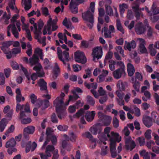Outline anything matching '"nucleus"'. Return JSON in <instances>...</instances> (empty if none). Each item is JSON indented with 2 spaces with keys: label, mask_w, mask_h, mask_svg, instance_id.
Here are the masks:
<instances>
[{
  "label": "nucleus",
  "mask_w": 159,
  "mask_h": 159,
  "mask_svg": "<svg viewBox=\"0 0 159 159\" xmlns=\"http://www.w3.org/2000/svg\"><path fill=\"white\" fill-rule=\"evenodd\" d=\"M63 93H61L59 97H57L54 101V104L56 107V111L58 117L62 119V116L64 115V108H63V98L65 96Z\"/></svg>",
  "instance_id": "obj_1"
},
{
  "label": "nucleus",
  "mask_w": 159,
  "mask_h": 159,
  "mask_svg": "<svg viewBox=\"0 0 159 159\" xmlns=\"http://www.w3.org/2000/svg\"><path fill=\"white\" fill-rule=\"evenodd\" d=\"M19 17V15L17 14L15 15L12 17L11 21L12 24L9 25L7 27V35L10 37L11 34L10 32V29H11V31L13 35L16 38H18L19 37V33L17 28L14 24L17 19Z\"/></svg>",
  "instance_id": "obj_2"
},
{
  "label": "nucleus",
  "mask_w": 159,
  "mask_h": 159,
  "mask_svg": "<svg viewBox=\"0 0 159 159\" xmlns=\"http://www.w3.org/2000/svg\"><path fill=\"white\" fill-rule=\"evenodd\" d=\"M82 16L88 27L90 29H92L94 22L93 13L88 10L86 12L82 13Z\"/></svg>",
  "instance_id": "obj_3"
},
{
  "label": "nucleus",
  "mask_w": 159,
  "mask_h": 159,
  "mask_svg": "<svg viewBox=\"0 0 159 159\" xmlns=\"http://www.w3.org/2000/svg\"><path fill=\"white\" fill-rule=\"evenodd\" d=\"M57 21V18L52 20L50 16H49V19L47 21V29L48 34H51V28L52 27V31L56 30L58 28V26L56 25Z\"/></svg>",
  "instance_id": "obj_4"
},
{
  "label": "nucleus",
  "mask_w": 159,
  "mask_h": 159,
  "mask_svg": "<svg viewBox=\"0 0 159 159\" xmlns=\"http://www.w3.org/2000/svg\"><path fill=\"white\" fill-rule=\"evenodd\" d=\"M92 56L93 61H96L101 58L102 55V47H96L92 50Z\"/></svg>",
  "instance_id": "obj_5"
},
{
  "label": "nucleus",
  "mask_w": 159,
  "mask_h": 159,
  "mask_svg": "<svg viewBox=\"0 0 159 159\" xmlns=\"http://www.w3.org/2000/svg\"><path fill=\"white\" fill-rule=\"evenodd\" d=\"M71 92L73 94V96H69V99L68 101L66 103L65 105L67 106L68 105L69 102L70 101H73L77 100L79 98V96L77 94V93H81L82 92V90L79 88H76L72 90Z\"/></svg>",
  "instance_id": "obj_6"
},
{
  "label": "nucleus",
  "mask_w": 159,
  "mask_h": 159,
  "mask_svg": "<svg viewBox=\"0 0 159 159\" xmlns=\"http://www.w3.org/2000/svg\"><path fill=\"white\" fill-rule=\"evenodd\" d=\"M125 148L126 150H132L136 147L135 142L130 137H128L125 139Z\"/></svg>",
  "instance_id": "obj_7"
},
{
  "label": "nucleus",
  "mask_w": 159,
  "mask_h": 159,
  "mask_svg": "<svg viewBox=\"0 0 159 159\" xmlns=\"http://www.w3.org/2000/svg\"><path fill=\"white\" fill-rule=\"evenodd\" d=\"M75 61L78 63L84 64L87 61V59L84 53L82 52H76L75 54Z\"/></svg>",
  "instance_id": "obj_8"
},
{
  "label": "nucleus",
  "mask_w": 159,
  "mask_h": 159,
  "mask_svg": "<svg viewBox=\"0 0 159 159\" xmlns=\"http://www.w3.org/2000/svg\"><path fill=\"white\" fill-rule=\"evenodd\" d=\"M111 128L110 127H106L104 130L105 134H106L107 137L109 139L110 142H111L112 140L115 141V138L118 135V134L114 133V132H111L110 134Z\"/></svg>",
  "instance_id": "obj_9"
},
{
  "label": "nucleus",
  "mask_w": 159,
  "mask_h": 159,
  "mask_svg": "<svg viewBox=\"0 0 159 159\" xmlns=\"http://www.w3.org/2000/svg\"><path fill=\"white\" fill-rule=\"evenodd\" d=\"M135 30L137 34L139 35L144 34L146 31V28L142 22H139L135 26Z\"/></svg>",
  "instance_id": "obj_10"
},
{
  "label": "nucleus",
  "mask_w": 159,
  "mask_h": 159,
  "mask_svg": "<svg viewBox=\"0 0 159 159\" xmlns=\"http://www.w3.org/2000/svg\"><path fill=\"white\" fill-rule=\"evenodd\" d=\"M11 42L8 41L4 42L2 43L1 48L4 53L7 54L11 53V51L9 47L11 45Z\"/></svg>",
  "instance_id": "obj_11"
},
{
  "label": "nucleus",
  "mask_w": 159,
  "mask_h": 159,
  "mask_svg": "<svg viewBox=\"0 0 159 159\" xmlns=\"http://www.w3.org/2000/svg\"><path fill=\"white\" fill-rule=\"evenodd\" d=\"M33 70L36 71L38 76L39 77H42L44 75V72L43 69V67L39 63L36 65L33 68Z\"/></svg>",
  "instance_id": "obj_12"
},
{
  "label": "nucleus",
  "mask_w": 159,
  "mask_h": 159,
  "mask_svg": "<svg viewBox=\"0 0 159 159\" xmlns=\"http://www.w3.org/2000/svg\"><path fill=\"white\" fill-rule=\"evenodd\" d=\"M113 74L114 78L118 79L120 78L122 75H125V72L124 70L118 69L113 72Z\"/></svg>",
  "instance_id": "obj_13"
},
{
  "label": "nucleus",
  "mask_w": 159,
  "mask_h": 159,
  "mask_svg": "<svg viewBox=\"0 0 159 159\" xmlns=\"http://www.w3.org/2000/svg\"><path fill=\"white\" fill-rule=\"evenodd\" d=\"M136 46V42L134 40H132L130 42H129L125 41L124 46L125 50H128L129 51H131V49L135 48Z\"/></svg>",
  "instance_id": "obj_14"
},
{
  "label": "nucleus",
  "mask_w": 159,
  "mask_h": 159,
  "mask_svg": "<svg viewBox=\"0 0 159 159\" xmlns=\"http://www.w3.org/2000/svg\"><path fill=\"white\" fill-rule=\"evenodd\" d=\"M115 141L112 140L110 143V151L111 157L113 158H115L117 154L116 151Z\"/></svg>",
  "instance_id": "obj_15"
},
{
  "label": "nucleus",
  "mask_w": 159,
  "mask_h": 159,
  "mask_svg": "<svg viewBox=\"0 0 159 159\" xmlns=\"http://www.w3.org/2000/svg\"><path fill=\"white\" fill-rule=\"evenodd\" d=\"M38 84L40 87V90L44 91L46 93H48L47 90V84L43 79H40L38 81Z\"/></svg>",
  "instance_id": "obj_16"
},
{
  "label": "nucleus",
  "mask_w": 159,
  "mask_h": 159,
  "mask_svg": "<svg viewBox=\"0 0 159 159\" xmlns=\"http://www.w3.org/2000/svg\"><path fill=\"white\" fill-rule=\"evenodd\" d=\"M42 33H39L34 35V38L38 40V41L40 43L42 44L43 46L46 45V37L44 36L43 37H41V35Z\"/></svg>",
  "instance_id": "obj_17"
},
{
  "label": "nucleus",
  "mask_w": 159,
  "mask_h": 159,
  "mask_svg": "<svg viewBox=\"0 0 159 159\" xmlns=\"http://www.w3.org/2000/svg\"><path fill=\"white\" fill-rule=\"evenodd\" d=\"M112 120L111 117L109 116L105 115L102 120V125L103 126H107L110 124Z\"/></svg>",
  "instance_id": "obj_18"
},
{
  "label": "nucleus",
  "mask_w": 159,
  "mask_h": 159,
  "mask_svg": "<svg viewBox=\"0 0 159 159\" xmlns=\"http://www.w3.org/2000/svg\"><path fill=\"white\" fill-rule=\"evenodd\" d=\"M95 114V112L94 111H92L91 112L87 111L85 116L87 121L88 122L92 121L94 119Z\"/></svg>",
  "instance_id": "obj_19"
},
{
  "label": "nucleus",
  "mask_w": 159,
  "mask_h": 159,
  "mask_svg": "<svg viewBox=\"0 0 159 159\" xmlns=\"http://www.w3.org/2000/svg\"><path fill=\"white\" fill-rule=\"evenodd\" d=\"M70 9L71 11L73 13L75 14L78 12V8L75 0H71L70 3Z\"/></svg>",
  "instance_id": "obj_20"
},
{
  "label": "nucleus",
  "mask_w": 159,
  "mask_h": 159,
  "mask_svg": "<svg viewBox=\"0 0 159 159\" xmlns=\"http://www.w3.org/2000/svg\"><path fill=\"white\" fill-rule=\"evenodd\" d=\"M143 121L145 126L148 128L150 127L152 125V120L148 116H143Z\"/></svg>",
  "instance_id": "obj_21"
},
{
  "label": "nucleus",
  "mask_w": 159,
  "mask_h": 159,
  "mask_svg": "<svg viewBox=\"0 0 159 159\" xmlns=\"http://www.w3.org/2000/svg\"><path fill=\"white\" fill-rule=\"evenodd\" d=\"M39 58L38 56L34 54L32 57L29 59V64L31 66H32L33 65H36L39 63Z\"/></svg>",
  "instance_id": "obj_22"
},
{
  "label": "nucleus",
  "mask_w": 159,
  "mask_h": 159,
  "mask_svg": "<svg viewBox=\"0 0 159 159\" xmlns=\"http://www.w3.org/2000/svg\"><path fill=\"white\" fill-rule=\"evenodd\" d=\"M131 82L133 84V88L137 92H139L140 88V83L138 81H136L134 77L131 78Z\"/></svg>",
  "instance_id": "obj_23"
},
{
  "label": "nucleus",
  "mask_w": 159,
  "mask_h": 159,
  "mask_svg": "<svg viewBox=\"0 0 159 159\" xmlns=\"http://www.w3.org/2000/svg\"><path fill=\"white\" fill-rule=\"evenodd\" d=\"M35 130V127L32 126H28L24 129V136H25V134H32L34 133Z\"/></svg>",
  "instance_id": "obj_24"
},
{
  "label": "nucleus",
  "mask_w": 159,
  "mask_h": 159,
  "mask_svg": "<svg viewBox=\"0 0 159 159\" xmlns=\"http://www.w3.org/2000/svg\"><path fill=\"white\" fill-rule=\"evenodd\" d=\"M49 106V101L48 100H44L40 102V104H38L37 106L38 107H41L43 110H44Z\"/></svg>",
  "instance_id": "obj_25"
},
{
  "label": "nucleus",
  "mask_w": 159,
  "mask_h": 159,
  "mask_svg": "<svg viewBox=\"0 0 159 159\" xmlns=\"http://www.w3.org/2000/svg\"><path fill=\"white\" fill-rule=\"evenodd\" d=\"M127 67L128 75L129 76H132L135 71L134 66L131 64L129 63L127 65Z\"/></svg>",
  "instance_id": "obj_26"
},
{
  "label": "nucleus",
  "mask_w": 159,
  "mask_h": 159,
  "mask_svg": "<svg viewBox=\"0 0 159 159\" xmlns=\"http://www.w3.org/2000/svg\"><path fill=\"white\" fill-rule=\"evenodd\" d=\"M22 4L24 6L25 11L29 10L31 7V0H22Z\"/></svg>",
  "instance_id": "obj_27"
},
{
  "label": "nucleus",
  "mask_w": 159,
  "mask_h": 159,
  "mask_svg": "<svg viewBox=\"0 0 159 159\" xmlns=\"http://www.w3.org/2000/svg\"><path fill=\"white\" fill-rule=\"evenodd\" d=\"M127 83L125 82H123L121 80H120L117 83L116 86L120 90L124 91L125 90V87Z\"/></svg>",
  "instance_id": "obj_28"
},
{
  "label": "nucleus",
  "mask_w": 159,
  "mask_h": 159,
  "mask_svg": "<svg viewBox=\"0 0 159 159\" xmlns=\"http://www.w3.org/2000/svg\"><path fill=\"white\" fill-rule=\"evenodd\" d=\"M61 54L62 55V58L63 60V61L62 62L64 64H66L65 61H69L70 59L69 53L67 51H64Z\"/></svg>",
  "instance_id": "obj_29"
},
{
  "label": "nucleus",
  "mask_w": 159,
  "mask_h": 159,
  "mask_svg": "<svg viewBox=\"0 0 159 159\" xmlns=\"http://www.w3.org/2000/svg\"><path fill=\"white\" fill-rule=\"evenodd\" d=\"M63 25L67 28L72 29L74 27L72 26L71 23L69 20H67L66 17H65L62 22Z\"/></svg>",
  "instance_id": "obj_30"
},
{
  "label": "nucleus",
  "mask_w": 159,
  "mask_h": 159,
  "mask_svg": "<svg viewBox=\"0 0 159 159\" xmlns=\"http://www.w3.org/2000/svg\"><path fill=\"white\" fill-rule=\"evenodd\" d=\"M10 18V15L9 14V16H7L6 13L5 12L0 19V20L3 23L6 24H8L9 22V20Z\"/></svg>",
  "instance_id": "obj_31"
},
{
  "label": "nucleus",
  "mask_w": 159,
  "mask_h": 159,
  "mask_svg": "<svg viewBox=\"0 0 159 159\" xmlns=\"http://www.w3.org/2000/svg\"><path fill=\"white\" fill-rule=\"evenodd\" d=\"M16 144V142L14 139H11L7 142L6 144V147L7 148H11L14 147Z\"/></svg>",
  "instance_id": "obj_32"
},
{
  "label": "nucleus",
  "mask_w": 159,
  "mask_h": 159,
  "mask_svg": "<svg viewBox=\"0 0 159 159\" xmlns=\"http://www.w3.org/2000/svg\"><path fill=\"white\" fill-rule=\"evenodd\" d=\"M55 149L54 146L52 145H48L46 148L45 153L46 154H48L49 156H51V153L53 152Z\"/></svg>",
  "instance_id": "obj_33"
},
{
  "label": "nucleus",
  "mask_w": 159,
  "mask_h": 159,
  "mask_svg": "<svg viewBox=\"0 0 159 159\" xmlns=\"http://www.w3.org/2000/svg\"><path fill=\"white\" fill-rule=\"evenodd\" d=\"M7 123L8 121L6 119L3 118L1 120L0 122V129L1 132L4 130Z\"/></svg>",
  "instance_id": "obj_34"
},
{
  "label": "nucleus",
  "mask_w": 159,
  "mask_h": 159,
  "mask_svg": "<svg viewBox=\"0 0 159 159\" xmlns=\"http://www.w3.org/2000/svg\"><path fill=\"white\" fill-rule=\"evenodd\" d=\"M104 31V37L106 38H110L111 37V33L108 30L107 27H104L102 29V31L103 33Z\"/></svg>",
  "instance_id": "obj_35"
},
{
  "label": "nucleus",
  "mask_w": 159,
  "mask_h": 159,
  "mask_svg": "<svg viewBox=\"0 0 159 159\" xmlns=\"http://www.w3.org/2000/svg\"><path fill=\"white\" fill-rule=\"evenodd\" d=\"M108 72L107 70H103L102 71V74L98 76L99 82L102 81L104 77L106 76L108 74Z\"/></svg>",
  "instance_id": "obj_36"
},
{
  "label": "nucleus",
  "mask_w": 159,
  "mask_h": 159,
  "mask_svg": "<svg viewBox=\"0 0 159 159\" xmlns=\"http://www.w3.org/2000/svg\"><path fill=\"white\" fill-rule=\"evenodd\" d=\"M116 26L117 30L120 31L122 34L125 33L124 30L120 23L119 19H117L116 20Z\"/></svg>",
  "instance_id": "obj_37"
},
{
  "label": "nucleus",
  "mask_w": 159,
  "mask_h": 159,
  "mask_svg": "<svg viewBox=\"0 0 159 159\" xmlns=\"http://www.w3.org/2000/svg\"><path fill=\"white\" fill-rule=\"evenodd\" d=\"M153 44H150L149 45L148 49L150 54L152 56H154L157 53L156 50L153 48Z\"/></svg>",
  "instance_id": "obj_38"
},
{
  "label": "nucleus",
  "mask_w": 159,
  "mask_h": 159,
  "mask_svg": "<svg viewBox=\"0 0 159 159\" xmlns=\"http://www.w3.org/2000/svg\"><path fill=\"white\" fill-rule=\"evenodd\" d=\"M140 4L139 0H136L132 4V8L134 11L139 10V6Z\"/></svg>",
  "instance_id": "obj_39"
},
{
  "label": "nucleus",
  "mask_w": 159,
  "mask_h": 159,
  "mask_svg": "<svg viewBox=\"0 0 159 159\" xmlns=\"http://www.w3.org/2000/svg\"><path fill=\"white\" fill-rule=\"evenodd\" d=\"M151 11L152 14L154 15L159 14V7H157L154 3H153L152 6Z\"/></svg>",
  "instance_id": "obj_40"
},
{
  "label": "nucleus",
  "mask_w": 159,
  "mask_h": 159,
  "mask_svg": "<svg viewBox=\"0 0 159 159\" xmlns=\"http://www.w3.org/2000/svg\"><path fill=\"white\" fill-rule=\"evenodd\" d=\"M35 52L39 55L41 59L42 60H43L44 55L42 52V49L39 48H36L35 49Z\"/></svg>",
  "instance_id": "obj_41"
},
{
  "label": "nucleus",
  "mask_w": 159,
  "mask_h": 159,
  "mask_svg": "<svg viewBox=\"0 0 159 159\" xmlns=\"http://www.w3.org/2000/svg\"><path fill=\"white\" fill-rule=\"evenodd\" d=\"M98 124H97L94 127L91 129V132L94 135H96L98 133L101 131L98 128Z\"/></svg>",
  "instance_id": "obj_42"
},
{
  "label": "nucleus",
  "mask_w": 159,
  "mask_h": 159,
  "mask_svg": "<svg viewBox=\"0 0 159 159\" xmlns=\"http://www.w3.org/2000/svg\"><path fill=\"white\" fill-rule=\"evenodd\" d=\"M87 100L89 104L92 106H94L95 103V101L92 97L90 95H88L87 97Z\"/></svg>",
  "instance_id": "obj_43"
},
{
  "label": "nucleus",
  "mask_w": 159,
  "mask_h": 159,
  "mask_svg": "<svg viewBox=\"0 0 159 159\" xmlns=\"http://www.w3.org/2000/svg\"><path fill=\"white\" fill-rule=\"evenodd\" d=\"M128 8V5L125 3H123L121 5H120V11L121 15L123 14L125 11V8Z\"/></svg>",
  "instance_id": "obj_44"
},
{
  "label": "nucleus",
  "mask_w": 159,
  "mask_h": 159,
  "mask_svg": "<svg viewBox=\"0 0 159 159\" xmlns=\"http://www.w3.org/2000/svg\"><path fill=\"white\" fill-rule=\"evenodd\" d=\"M147 28V35L148 37H151L152 36L153 33V29L150 26H148Z\"/></svg>",
  "instance_id": "obj_45"
},
{
  "label": "nucleus",
  "mask_w": 159,
  "mask_h": 159,
  "mask_svg": "<svg viewBox=\"0 0 159 159\" xmlns=\"http://www.w3.org/2000/svg\"><path fill=\"white\" fill-rule=\"evenodd\" d=\"M106 13L108 15L111 16L113 15V10L110 6H107L106 7Z\"/></svg>",
  "instance_id": "obj_46"
},
{
  "label": "nucleus",
  "mask_w": 159,
  "mask_h": 159,
  "mask_svg": "<svg viewBox=\"0 0 159 159\" xmlns=\"http://www.w3.org/2000/svg\"><path fill=\"white\" fill-rule=\"evenodd\" d=\"M136 41L138 42L139 46L145 45L146 44V41L143 39L138 38L136 39Z\"/></svg>",
  "instance_id": "obj_47"
},
{
  "label": "nucleus",
  "mask_w": 159,
  "mask_h": 159,
  "mask_svg": "<svg viewBox=\"0 0 159 159\" xmlns=\"http://www.w3.org/2000/svg\"><path fill=\"white\" fill-rule=\"evenodd\" d=\"M85 74L83 75V78L86 79L87 78H90L91 75V70L89 69H88L85 70Z\"/></svg>",
  "instance_id": "obj_48"
},
{
  "label": "nucleus",
  "mask_w": 159,
  "mask_h": 159,
  "mask_svg": "<svg viewBox=\"0 0 159 159\" xmlns=\"http://www.w3.org/2000/svg\"><path fill=\"white\" fill-rule=\"evenodd\" d=\"M103 22L102 19L101 17H99L98 18V23L97 25V29L98 31H100L101 30V28L102 25L103 24Z\"/></svg>",
  "instance_id": "obj_49"
},
{
  "label": "nucleus",
  "mask_w": 159,
  "mask_h": 159,
  "mask_svg": "<svg viewBox=\"0 0 159 159\" xmlns=\"http://www.w3.org/2000/svg\"><path fill=\"white\" fill-rule=\"evenodd\" d=\"M107 148V146L102 147L101 152V154L102 156H105L107 154L108 150Z\"/></svg>",
  "instance_id": "obj_50"
},
{
  "label": "nucleus",
  "mask_w": 159,
  "mask_h": 159,
  "mask_svg": "<svg viewBox=\"0 0 159 159\" xmlns=\"http://www.w3.org/2000/svg\"><path fill=\"white\" fill-rule=\"evenodd\" d=\"M43 63L45 66L44 69H47L49 68L50 66V64L48 59L45 58L44 59H43Z\"/></svg>",
  "instance_id": "obj_51"
},
{
  "label": "nucleus",
  "mask_w": 159,
  "mask_h": 159,
  "mask_svg": "<svg viewBox=\"0 0 159 159\" xmlns=\"http://www.w3.org/2000/svg\"><path fill=\"white\" fill-rule=\"evenodd\" d=\"M84 112V110L83 109H81L78 111L74 115L75 117H79L80 116H82Z\"/></svg>",
  "instance_id": "obj_52"
},
{
  "label": "nucleus",
  "mask_w": 159,
  "mask_h": 159,
  "mask_svg": "<svg viewBox=\"0 0 159 159\" xmlns=\"http://www.w3.org/2000/svg\"><path fill=\"white\" fill-rule=\"evenodd\" d=\"M151 130L150 129H148L147 130L146 132L145 133V136L147 139H150L152 138V137L151 136Z\"/></svg>",
  "instance_id": "obj_53"
},
{
  "label": "nucleus",
  "mask_w": 159,
  "mask_h": 159,
  "mask_svg": "<svg viewBox=\"0 0 159 159\" xmlns=\"http://www.w3.org/2000/svg\"><path fill=\"white\" fill-rule=\"evenodd\" d=\"M152 135L154 137V139L155 140V143L157 145L159 146V136L155 132L152 133Z\"/></svg>",
  "instance_id": "obj_54"
},
{
  "label": "nucleus",
  "mask_w": 159,
  "mask_h": 159,
  "mask_svg": "<svg viewBox=\"0 0 159 159\" xmlns=\"http://www.w3.org/2000/svg\"><path fill=\"white\" fill-rule=\"evenodd\" d=\"M57 128L60 131H66L67 130L68 126L65 125H60L57 126Z\"/></svg>",
  "instance_id": "obj_55"
},
{
  "label": "nucleus",
  "mask_w": 159,
  "mask_h": 159,
  "mask_svg": "<svg viewBox=\"0 0 159 159\" xmlns=\"http://www.w3.org/2000/svg\"><path fill=\"white\" fill-rule=\"evenodd\" d=\"M24 106V105H21L19 103H17L16 107V111L17 112L19 111H21L23 110Z\"/></svg>",
  "instance_id": "obj_56"
},
{
  "label": "nucleus",
  "mask_w": 159,
  "mask_h": 159,
  "mask_svg": "<svg viewBox=\"0 0 159 159\" xmlns=\"http://www.w3.org/2000/svg\"><path fill=\"white\" fill-rule=\"evenodd\" d=\"M69 134L70 136V140L72 142H75L77 138L76 135L74 134L73 132L70 133Z\"/></svg>",
  "instance_id": "obj_57"
},
{
  "label": "nucleus",
  "mask_w": 159,
  "mask_h": 159,
  "mask_svg": "<svg viewBox=\"0 0 159 159\" xmlns=\"http://www.w3.org/2000/svg\"><path fill=\"white\" fill-rule=\"evenodd\" d=\"M139 50L141 53H145L147 52V50L145 45L139 46Z\"/></svg>",
  "instance_id": "obj_58"
},
{
  "label": "nucleus",
  "mask_w": 159,
  "mask_h": 159,
  "mask_svg": "<svg viewBox=\"0 0 159 159\" xmlns=\"http://www.w3.org/2000/svg\"><path fill=\"white\" fill-rule=\"evenodd\" d=\"M135 13V16L137 20H139L140 17H143V15L141 11H139V10L134 11Z\"/></svg>",
  "instance_id": "obj_59"
},
{
  "label": "nucleus",
  "mask_w": 159,
  "mask_h": 159,
  "mask_svg": "<svg viewBox=\"0 0 159 159\" xmlns=\"http://www.w3.org/2000/svg\"><path fill=\"white\" fill-rule=\"evenodd\" d=\"M82 135L84 137H85L89 139L91 141H92L93 139H95L93 138V136L91 134L88 132H85L84 134H82Z\"/></svg>",
  "instance_id": "obj_60"
},
{
  "label": "nucleus",
  "mask_w": 159,
  "mask_h": 159,
  "mask_svg": "<svg viewBox=\"0 0 159 159\" xmlns=\"http://www.w3.org/2000/svg\"><path fill=\"white\" fill-rule=\"evenodd\" d=\"M113 126L115 128H117L119 125V120L116 116H114L113 119Z\"/></svg>",
  "instance_id": "obj_61"
},
{
  "label": "nucleus",
  "mask_w": 159,
  "mask_h": 159,
  "mask_svg": "<svg viewBox=\"0 0 159 159\" xmlns=\"http://www.w3.org/2000/svg\"><path fill=\"white\" fill-rule=\"evenodd\" d=\"M155 144V143L153 140H150L148 141L146 143V146L148 149H152V145H154Z\"/></svg>",
  "instance_id": "obj_62"
},
{
  "label": "nucleus",
  "mask_w": 159,
  "mask_h": 159,
  "mask_svg": "<svg viewBox=\"0 0 159 159\" xmlns=\"http://www.w3.org/2000/svg\"><path fill=\"white\" fill-rule=\"evenodd\" d=\"M116 62L113 60H111L110 61V64H109V67L110 69L111 70H113L115 69V65L116 64Z\"/></svg>",
  "instance_id": "obj_63"
},
{
  "label": "nucleus",
  "mask_w": 159,
  "mask_h": 159,
  "mask_svg": "<svg viewBox=\"0 0 159 159\" xmlns=\"http://www.w3.org/2000/svg\"><path fill=\"white\" fill-rule=\"evenodd\" d=\"M81 46L82 48H87L89 46V42L85 40H82L81 42Z\"/></svg>",
  "instance_id": "obj_64"
}]
</instances>
